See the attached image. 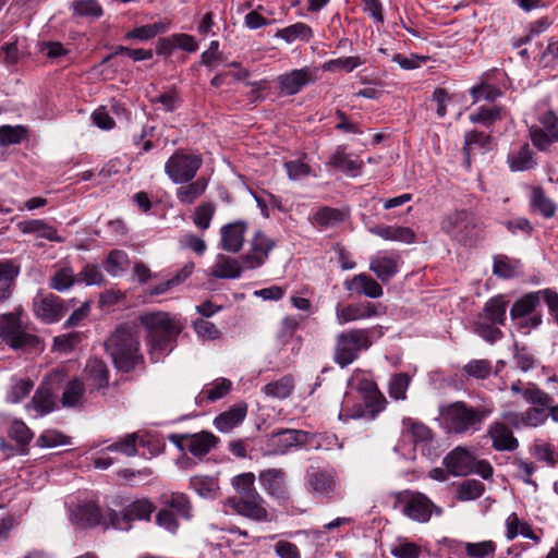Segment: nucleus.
Wrapping results in <instances>:
<instances>
[{"label":"nucleus","instance_id":"f257e3e1","mask_svg":"<svg viewBox=\"0 0 558 558\" xmlns=\"http://www.w3.org/2000/svg\"><path fill=\"white\" fill-rule=\"evenodd\" d=\"M104 345L114 367L120 372L130 373L144 364V355L141 352V330L135 323L118 325Z\"/></svg>","mask_w":558,"mask_h":558},{"label":"nucleus","instance_id":"f03ea898","mask_svg":"<svg viewBox=\"0 0 558 558\" xmlns=\"http://www.w3.org/2000/svg\"><path fill=\"white\" fill-rule=\"evenodd\" d=\"M140 320L147 331L149 357L156 363L173 350L183 324L167 312H148L141 315Z\"/></svg>","mask_w":558,"mask_h":558},{"label":"nucleus","instance_id":"7ed1b4c3","mask_svg":"<svg viewBox=\"0 0 558 558\" xmlns=\"http://www.w3.org/2000/svg\"><path fill=\"white\" fill-rule=\"evenodd\" d=\"M232 486L238 498L230 500L233 509L241 515L255 521H267L268 512L265 501L255 488V475L251 472L236 475L232 478Z\"/></svg>","mask_w":558,"mask_h":558},{"label":"nucleus","instance_id":"20e7f679","mask_svg":"<svg viewBox=\"0 0 558 558\" xmlns=\"http://www.w3.org/2000/svg\"><path fill=\"white\" fill-rule=\"evenodd\" d=\"M507 308L508 301L505 295L490 298L473 323L474 332L489 343L500 340L504 337L500 326L506 324Z\"/></svg>","mask_w":558,"mask_h":558},{"label":"nucleus","instance_id":"39448f33","mask_svg":"<svg viewBox=\"0 0 558 558\" xmlns=\"http://www.w3.org/2000/svg\"><path fill=\"white\" fill-rule=\"evenodd\" d=\"M441 230L453 241L473 247L483 239V223L468 210L450 213L440 222Z\"/></svg>","mask_w":558,"mask_h":558},{"label":"nucleus","instance_id":"423d86ee","mask_svg":"<svg viewBox=\"0 0 558 558\" xmlns=\"http://www.w3.org/2000/svg\"><path fill=\"white\" fill-rule=\"evenodd\" d=\"M372 345L371 331L363 328H354L342 331L337 336L333 351V362L340 367H347L359 359L363 350Z\"/></svg>","mask_w":558,"mask_h":558},{"label":"nucleus","instance_id":"0eeeda50","mask_svg":"<svg viewBox=\"0 0 558 558\" xmlns=\"http://www.w3.org/2000/svg\"><path fill=\"white\" fill-rule=\"evenodd\" d=\"M0 338L13 350L29 351L39 344L38 336L22 323L16 313H7L0 316Z\"/></svg>","mask_w":558,"mask_h":558},{"label":"nucleus","instance_id":"6e6552de","mask_svg":"<svg viewBox=\"0 0 558 558\" xmlns=\"http://www.w3.org/2000/svg\"><path fill=\"white\" fill-rule=\"evenodd\" d=\"M203 166L199 154L187 149H177L165 162V173L174 184L192 181Z\"/></svg>","mask_w":558,"mask_h":558},{"label":"nucleus","instance_id":"1a4fd4ad","mask_svg":"<svg viewBox=\"0 0 558 558\" xmlns=\"http://www.w3.org/2000/svg\"><path fill=\"white\" fill-rule=\"evenodd\" d=\"M396 502L404 515L420 523L428 522L433 510L437 514L441 513V509L436 507L424 494L417 492H401L396 496Z\"/></svg>","mask_w":558,"mask_h":558},{"label":"nucleus","instance_id":"9d476101","mask_svg":"<svg viewBox=\"0 0 558 558\" xmlns=\"http://www.w3.org/2000/svg\"><path fill=\"white\" fill-rule=\"evenodd\" d=\"M74 306V299L63 300L53 293H37L33 300V308L37 318L46 324H54L62 319L70 307Z\"/></svg>","mask_w":558,"mask_h":558},{"label":"nucleus","instance_id":"9b49d317","mask_svg":"<svg viewBox=\"0 0 558 558\" xmlns=\"http://www.w3.org/2000/svg\"><path fill=\"white\" fill-rule=\"evenodd\" d=\"M305 486L312 495L330 499L337 494L340 480L333 469L310 466L305 474Z\"/></svg>","mask_w":558,"mask_h":558},{"label":"nucleus","instance_id":"f8f14e48","mask_svg":"<svg viewBox=\"0 0 558 558\" xmlns=\"http://www.w3.org/2000/svg\"><path fill=\"white\" fill-rule=\"evenodd\" d=\"M357 391L361 393L363 404L351 415V418L375 417L387 407V399L378 389L377 384L367 378H362L357 384Z\"/></svg>","mask_w":558,"mask_h":558},{"label":"nucleus","instance_id":"ddd939ff","mask_svg":"<svg viewBox=\"0 0 558 558\" xmlns=\"http://www.w3.org/2000/svg\"><path fill=\"white\" fill-rule=\"evenodd\" d=\"M296 446H307L317 448L316 435L305 430L283 429L274 433L268 440V451L270 454H283L290 448Z\"/></svg>","mask_w":558,"mask_h":558},{"label":"nucleus","instance_id":"4468645a","mask_svg":"<svg viewBox=\"0 0 558 558\" xmlns=\"http://www.w3.org/2000/svg\"><path fill=\"white\" fill-rule=\"evenodd\" d=\"M155 510L154 504L146 498L137 499L125 507L121 512L111 511L109 514L111 525L121 531H129L133 520H149Z\"/></svg>","mask_w":558,"mask_h":558},{"label":"nucleus","instance_id":"2eb2a0df","mask_svg":"<svg viewBox=\"0 0 558 558\" xmlns=\"http://www.w3.org/2000/svg\"><path fill=\"white\" fill-rule=\"evenodd\" d=\"M275 246L276 242L260 230L256 231L250 242L248 252L239 257L243 270L262 267Z\"/></svg>","mask_w":558,"mask_h":558},{"label":"nucleus","instance_id":"dca6fc26","mask_svg":"<svg viewBox=\"0 0 558 558\" xmlns=\"http://www.w3.org/2000/svg\"><path fill=\"white\" fill-rule=\"evenodd\" d=\"M169 439L182 451H189L196 458L206 456L217 444L215 435L208 432L196 434H173Z\"/></svg>","mask_w":558,"mask_h":558},{"label":"nucleus","instance_id":"f3484780","mask_svg":"<svg viewBox=\"0 0 558 558\" xmlns=\"http://www.w3.org/2000/svg\"><path fill=\"white\" fill-rule=\"evenodd\" d=\"M317 78L316 71L310 68L294 69L277 77L280 94L292 96Z\"/></svg>","mask_w":558,"mask_h":558},{"label":"nucleus","instance_id":"a211bd4d","mask_svg":"<svg viewBox=\"0 0 558 558\" xmlns=\"http://www.w3.org/2000/svg\"><path fill=\"white\" fill-rule=\"evenodd\" d=\"M442 463L453 476H466L474 473L475 458L465 448L457 447L444 458Z\"/></svg>","mask_w":558,"mask_h":558},{"label":"nucleus","instance_id":"6ab92c4d","mask_svg":"<svg viewBox=\"0 0 558 558\" xmlns=\"http://www.w3.org/2000/svg\"><path fill=\"white\" fill-rule=\"evenodd\" d=\"M246 230L247 223L242 220L222 226L220 229V247L229 253L240 252Z\"/></svg>","mask_w":558,"mask_h":558},{"label":"nucleus","instance_id":"aec40b11","mask_svg":"<svg viewBox=\"0 0 558 558\" xmlns=\"http://www.w3.org/2000/svg\"><path fill=\"white\" fill-rule=\"evenodd\" d=\"M344 289L351 293L369 299H378L384 294L380 283L365 272L354 275L351 279L345 280Z\"/></svg>","mask_w":558,"mask_h":558},{"label":"nucleus","instance_id":"412c9836","mask_svg":"<svg viewBox=\"0 0 558 558\" xmlns=\"http://www.w3.org/2000/svg\"><path fill=\"white\" fill-rule=\"evenodd\" d=\"M401 257L398 253L377 254L371 258L369 270L383 282H388L399 271Z\"/></svg>","mask_w":558,"mask_h":558},{"label":"nucleus","instance_id":"4be33fe9","mask_svg":"<svg viewBox=\"0 0 558 558\" xmlns=\"http://www.w3.org/2000/svg\"><path fill=\"white\" fill-rule=\"evenodd\" d=\"M377 315V306L371 302L353 303L344 307L337 306L336 308V317L339 325L367 319Z\"/></svg>","mask_w":558,"mask_h":558},{"label":"nucleus","instance_id":"5701e85b","mask_svg":"<svg viewBox=\"0 0 558 558\" xmlns=\"http://www.w3.org/2000/svg\"><path fill=\"white\" fill-rule=\"evenodd\" d=\"M488 436L492 439V447L497 451L512 452L519 447V440L504 422L493 423L488 428Z\"/></svg>","mask_w":558,"mask_h":558},{"label":"nucleus","instance_id":"b1692460","mask_svg":"<svg viewBox=\"0 0 558 558\" xmlns=\"http://www.w3.org/2000/svg\"><path fill=\"white\" fill-rule=\"evenodd\" d=\"M59 408L56 395L48 385L41 384L35 391L26 409L38 416H45Z\"/></svg>","mask_w":558,"mask_h":558},{"label":"nucleus","instance_id":"393cba45","mask_svg":"<svg viewBox=\"0 0 558 558\" xmlns=\"http://www.w3.org/2000/svg\"><path fill=\"white\" fill-rule=\"evenodd\" d=\"M524 399L533 404V410L538 413L543 414L546 411V418H558V405L554 404L553 399L550 396L536 386L529 387L524 389L523 391Z\"/></svg>","mask_w":558,"mask_h":558},{"label":"nucleus","instance_id":"a878e982","mask_svg":"<svg viewBox=\"0 0 558 558\" xmlns=\"http://www.w3.org/2000/svg\"><path fill=\"white\" fill-rule=\"evenodd\" d=\"M442 418H484L492 413L489 408L469 407L463 401L452 402L439 408Z\"/></svg>","mask_w":558,"mask_h":558},{"label":"nucleus","instance_id":"bb28decb","mask_svg":"<svg viewBox=\"0 0 558 558\" xmlns=\"http://www.w3.org/2000/svg\"><path fill=\"white\" fill-rule=\"evenodd\" d=\"M543 292L544 289L529 292L517 300L510 310V318L518 319L524 318V316L541 315L536 312V308L541 305L542 300L545 301V293Z\"/></svg>","mask_w":558,"mask_h":558},{"label":"nucleus","instance_id":"cd10ccee","mask_svg":"<svg viewBox=\"0 0 558 558\" xmlns=\"http://www.w3.org/2000/svg\"><path fill=\"white\" fill-rule=\"evenodd\" d=\"M233 384L230 379L219 377L206 384L195 398L198 405L205 402H216L226 397L232 390Z\"/></svg>","mask_w":558,"mask_h":558},{"label":"nucleus","instance_id":"c85d7f7f","mask_svg":"<svg viewBox=\"0 0 558 558\" xmlns=\"http://www.w3.org/2000/svg\"><path fill=\"white\" fill-rule=\"evenodd\" d=\"M21 266L14 259L0 260V301H7L13 293Z\"/></svg>","mask_w":558,"mask_h":558},{"label":"nucleus","instance_id":"c756f323","mask_svg":"<svg viewBox=\"0 0 558 558\" xmlns=\"http://www.w3.org/2000/svg\"><path fill=\"white\" fill-rule=\"evenodd\" d=\"M70 519L78 527H93L100 523L101 512L95 502H84L72 510Z\"/></svg>","mask_w":558,"mask_h":558},{"label":"nucleus","instance_id":"7c9ffc66","mask_svg":"<svg viewBox=\"0 0 558 558\" xmlns=\"http://www.w3.org/2000/svg\"><path fill=\"white\" fill-rule=\"evenodd\" d=\"M262 487L272 497L284 498L287 495L286 473L280 469H268L259 473Z\"/></svg>","mask_w":558,"mask_h":558},{"label":"nucleus","instance_id":"2f4dec72","mask_svg":"<svg viewBox=\"0 0 558 558\" xmlns=\"http://www.w3.org/2000/svg\"><path fill=\"white\" fill-rule=\"evenodd\" d=\"M17 227L24 234H35L37 238L46 239L50 242H63V238L58 234V230L43 219L20 221Z\"/></svg>","mask_w":558,"mask_h":558},{"label":"nucleus","instance_id":"473e14b6","mask_svg":"<svg viewBox=\"0 0 558 558\" xmlns=\"http://www.w3.org/2000/svg\"><path fill=\"white\" fill-rule=\"evenodd\" d=\"M209 180L205 177H199L187 183H182L175 191V197L181 205H193L207 190Z\"/></svg>","mask_w":558,"mask_h":558},{"label":"nucleus","instance_id":"72a5a7b5","mask_svg":"<svg viewBox=\"0 0 558 558\" xmlns=\"http://www.w3.org/2000/svg\"><path fill=\"white\" fill-rule=\"evenodd\" d=\"M77 280L69 262L61 260L54 265V272L49 279V288L58 292L70 290Z\"/></svg>","mask_w":558,"mask_h":558},{"label":"nucleus","instance_id":"f704fd0d","mask_svg":"<svg viewBox=\"0 0 558 558\" xmlns=\"http://www.w3.org/2000/svg\"><path fill=\"white\" fill-rule=\"evenodd\" d=\"M507 163L511 171H527L536 167L537 161L534 153L527 143L518 148H513L507 157Z\"/></svg>","mask_w":558,"mask_h":558},{"label":"nucleus","instance_id":"c9c22d12","mask_svg":"<svg viewBox=\"0 0 558 558\" xmlns=\"http://www.w3.org/2000/svg\"><path fill=\"white\" fill-rule=\"evenodd\" d=\"M243 267L240 259L223 254L217 256L216 263L210 269V276L220 279H235L241 276Z\"/></svg>","mask_w":558,"mask_h":558},{"label":"nucleus","instance_id":"e433bc0d","mask_svg":"<svg viewBox=\"0 0 558 558\" xmlns=\"http://www.w3.org/2000/svg\"><path fill=\"white\" fill-rule=\"evenodd\" d=\"M344 214L342 210L329 206L319 207L310 217V221L322 229L335 227L344 221Z\"/></svg>","mask_w":558,"mask_h":558},{"label":"nucleus","instance_id":"4c0bfd02","mask_svg":"<svg viewBox=\"0 0 558 558\" xmlns=\"http://www.w3.org/2000/svg\"><path fill=\"white\" fill-rule=\"evenodd\" d=\"M85 374L96 389L100 390L108 387L109 369L102 360L97 357L89 359L85 366Z\"/></svg>","mask_w":558,"mask_h":558},{"label":"nucleus","instance_id":"58836bf2","mask_svg":"<svg viewBox=\"0 0 558 558\" xmlns=\"http://www.w3.org/2000/svg\"><path fill=\"white\" fill-rule=\"evenodd\" d=\"M493 274L501 279H511L519 276L521 270V260L511 258L504 254L494 256Z\"/></svg>","mask_w":558,"mask_h":558},{"label":"nucleus","instance_id":"ea45409f","mask_svg":"<svg viewBox=\"0 0 558 558\" xmlns=\"http://www.w3.org/2000/svg\"><path fill=\"white\" fill-rule=\"evenodd\" d=\"M506 117L505 108L500 106H481L469 117L472 123L482 124L486 128L493 126L497 121Z\"/></svg>","mask_w":558,"mask_h":558},{"label":"nucleus","instance_id":"a19ab883","mask_svg":"<svg viewBox=\"0 0 558 558\" xmlns=\"http://www.w3.org/2000/svg\"><path fill=\"white\" fill-rule=\"evenodd\" d=\"M530 205L532 210L537 211L544 218H551L556 214L557 206L539 186L533 187L531 192Z\"/></svg>","mask_w":558,"mask_h":558},{"label":"nucleus","instance_id":"79ce46f5","mask_svg":"<svg viewBox=\"0 0 558 558\" xmlns=\"http://www.w3.org/2000/svg\"><path fill=\"white\" fill-rule=\"evenodd\" d=\"M85 387L81 379L70 380L63 390L61 405L63 408H80L83 404Z\"/></svg>","mask_w":558,"mask_h":558},{"label":"nucleus","instance_id":"37998d69","mask_svg":"<svg viewBox=\"0 0 558 558\" xmlns=\"http://www.w3.org/2000/svg\"><path fill=\"white\" fill-rule=\"evenodd\" d=\"M161 504L168 509H173L178 517L183 519L192 518V506L189 498L182 493H170L161 496Z\"/></svg>","mask_w":558,"mask_h":558},{"label":"nucleus","instance_id":"c03bdc74","mask_svg":"<svg viewBox=\"0 0 558 558\" xmlns=\"http://www.w3.org/2000/svg\"><path fill=\"white\" fill-rule=\"evenodd\" d=\"M276 36L283 39L288 44L293 43L296 39L308 43L313 38L314 33L307 24L298 22L282 29H279Z\"/></svg>","mask_w":558,"mask_h":558},{"label":"nucleus","instance_id":"a18cd8bd","mask_svg":"<svg viewBox=\"0 0 558 558\" xmlns=\"http://www.w3.org/2000/svg\"><path fill=\"white\" fill-rule=\"evenodd\" d=\"M28 137V129L22 124L0 126V147L21 144Z\"/></svg>","mask_w":558,"mask_h":558},{"label":"nucleus","instance_id":"49530a36","mask_svg":"<svg viewBox=\"0 0 558 558\" xmlns=\"http://www.w3.org/2000/svg\"><path fill=\"white\" fill-rule=\"evenodd\" d=\"M506 525V536L508 539H513L518 535H522L526 538L539 542V537L534 534L531 526L525 521L520 520L517 513H511L507 518Z\"/></svg>","mask_w":558,"mask_h":558},{"label":"nucleus","instance_id":"de8ad7c7","mask_svg":"<svg viewBox=\"0 0 558 558\" xmlns=\"http://www.w3.org/2000/svg\"><path fill=\"white\" fill-rule=\"evenodd\" d=\"M130 260L128 254L122 250H112L104 262L106 271L117 277L124 272L129 267Z\"/></svg>","mask_w":558,"mask_h":558},{"label":"nucleus","instance_id":"09e8293b","mask_svg":"<svg viewBox=\"0 0 558 558\" xmlns=\"http://www.w3.org/2000/svg\"><path fill=\"white\" fill-rule=\"evenodd\" d=\"M294 388V381L291 376H283L280 379L269 383L263 387V391L274 398H288Z\"/></svg>","mask_w":558,"mask_h":558},{"label":"nucleus","instance_id":"8fccbe9b","mask_svg":"<svg viewBox=\"0 0 558 558\" xmlns=\"http://www.w3.org/2000/svg\"><path fill=\"white\" fill-rule=\"evenodd\" d=\"M492 143V136L484 132L476 130L466 132L464 135L463 151L469 159L470 151L474 148L489 149Z\"/></svg>","mask_w":558,"mask_h":558},{"label":"nucleus","instance_id":"3c124183","mask_svg":"<svg viewBox=\"0 0 558 558\" xmlns=\"http://www.w3.org/2000/svg\"><path fill=\"white\" fill-rule=\"evenodd\" d=\"M329 165L343 172L351 173L352 175L357 174L361 169V165L356 160L351 159V157L341 148H338L331 155Z\"/></svg>","mask_w":558,"mask_h":558},{"label":"nucleus","instance_id":"603ef678","mask_svg":"<svg viewBox=\"0 0 558 558\" xmlns=\"http://www.w3.org/2000/svg\"><path fill=\"white\" fill-rule=\"evenodd\" d=\"M83 338L84 333L80 331H72L65 335H60L53 338L52 348L54 351L69 353L82 342Z\"/></svg>","mask_w":558,"mask_h":558},{"label":"nucleus","instance_id":"864d4df0","mask_svg":"<svg viewBox=\"0 0 558 558\" xmlns=\"http://www.w3.org/2000/svg\"><path fill=\"white\" fill-rule=\"evenodd\" d=\"M411 377L407 373L395 374L388 387L390 398L395 400H404L407 398V390L410 386Z\"/></svg>","mask_w":558,"mask_h":558},{"label":"nucleus","instance_id":"5fc2aeb1","mask_svg":"<svg viewBox=\"0 0 558 558\" xmlns=\"http://www.w3.org/2000/svg\"><path fill=\"white\" fill-rule=\"evenodd\" d=\"M216 207L210 202H205L198 205L193 214L194 225L202 231L207 230L210 227V222L214 218Z\"/></svg>","mask_w":558,"mask_h":558},{"label":"nucleus","instance_id":"6e6d98bb","mask_svg":"<svg viewBox=\"0 0 558 558\" xmlns=\"http://www.w3.org/2000/svg\"><path fill=\"white\" fill-rule=\"evenodd\" d=\"M140 433H131L122 439L111 444L107 447L110 451H118L128 457H133L137 453Z\"/></svg>","mask_w":558,"mask_h":558},{"label":"nucleus","instance_id":"4d7b16f0","mask_svg":"<svg viewBox=\"0 0 558 558\" xmlns=\"http://www.w3.org/2000/svg\"><path fill=\"white\" fill-rule=\"evenodd\" d=\"M484 493V484L476 480L463 481L457 492V498L462 501L474 500Z\"/></svg>","mask_w":558,"mask_h":558},{"label":"nucleus","instance_id":"13d9d810","mask_svg":"<svg viewBox=\"0 0 558 558\" xmlns=\"http://www.w3.org/2000/svg\"><path fill=\"white\" fill-rule=\"evenodd\" d=\"M363 60L359 56H350L338 59H331L324 63L323 69L325 71L343 70L345 72H352L357 66L364 64Z\"/></svg>","mask_w":558,"mask_h":558},{"label":"nucleus","instance_id":"bf43d9fd","mask_svg":"<svg viewBox=\"0 0 558 558\" xmlns=\"http://www.w3.org/2000/svg\"><path fill=\"white\" fill-rule=\"evenodd\" d=\"M300 326V319L295 316H286L281 319L278 331L277 340L281 344H287L293 338L295 331Z\"/></svg>","mask_w":558,"mask_h":558},{"label":"nucleus","instance_id":"052dcab7","mask_svg":"<svg viewBox=\"0 0 558 558\" xmlns=\"http://www.w3.org/2000/svg\"><path fill=\"white\" fill-rule=\"evenodd\" d=\"M492 363L488 360H471L463 366V372L476 379H487L492 374Z\"/></svg>","mask_w":558,"mask_h":558},{"label":"nucleus","instance_id":"680f3d73","mask_svg":"<svg viewBox=\"0 0 558 558\" xmlns=\"http://www.w3.org/2000/svg\"><path fill=\"white\" fill-rule=\"evenodd\" d=\"M163 32L165 25L162 23L147 24L128 32L125 34V39L148 40Z\"/></svg>","mask_w":558,"mask_h":558},{"label":"nucleus","instance_id":"e2e57ef3","mask_svg":"<svg viewBox=\"0 0 558 558\" xmlns=\"http://www.w3.org/2000/svg\"><path fill=\"white\" fill-rule=\"evenodd\" d=\"M192 485L196 493L204 498H214L219 489L218 482L213 477H195Z\"/></svg>","mask_w":558,"mask_h":558},{"label":"nucleus","instance_id":"0e129e2a","mask_svg":"<svg viewBox=\"0 0 558 558\" xmlns=\"http://www.w3.org/2000/svg\"><path fill=\"white\" fill-rule=\"evenodd\" d=\"M73 9L80 16L98 19L102 15V8L97 0H78L74 2Z\"/></svg>","mask_w":558,"mask_h":558},{"label":"nucleus","instance_id":"69168bd1","mask_svg":"<svg viewBox=\"0 0 558 558\" xmlns=\"http://www.w3.org/2000/svg\"><path fill=\"white\" fill-rule=\"evenodd\" d=\"M9 437L21 447H25L33 438V433L24 421H12L9 428Z\"/></svg>","mask_w":558,"mask_h":558},{"label":"nucleus","instance_id":"338daca9","mask_svg":"<svg viewBox=\"0 0 558 558\" xmlns=\"http://www.w3.org/2000/svg\"><path fill=\"white\" fill-rule=\"evenodd\" d=\"M192 326L196 335L203 340H216L220 337V331L215 324L205 318L193 320Z\"/></svg>","mask_w":558,"mask_h":558},{"label":"nucleus","instance_id":"774afa93","mask_svg":"<svg viewBox=\"0 0 558 558\" xmlns=\"http://www.w3.org/2000/svg\"><path fill=\"white\" fill-rule=\"evenodd\" d=\"M69 444L70 437L52 429L44 432L37 439V445L43 448H54Z\"/></svg>","mask_w":558,"mask_h":558}]
</instances>
